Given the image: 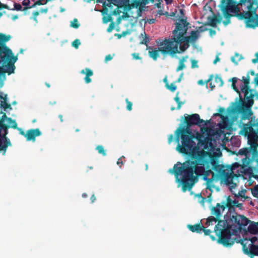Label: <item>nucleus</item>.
Masks as SVG:
<instances>
[{"mask_svg":"<svg viewBox=\"0 0 258 258\" xmlns=\"http://www.w3.org/2000/svg\"><path fill=\"white\" fill-rule=\"evenodd\" d=\"M249 74L248 73L247 74V76L246 78H245L244 77H242V81H243V83H244V85L243 86H242L241 87V88H244L245 89V88H249Z\"/></svg>","mask_w":258,"mask_h":258,"instance_id":"obj_26","label":"nucleus"},{"mask_svg":"<svg viewBox=\"0 0 258 258\" xmlns=\"http://www.w3.org/2000/svg\"><path fill=\"white\" fill-rule=\"evenodd\" d=\"M30 4V0H24L22 3V5L24 6L23 11L24 12L25 15L27 14V11L30 9L29 7Z\"/></svg>","mask_w":258,"mask_h":258,"instance_id":"obj_28","label":"nucleus"},{"mask_svg":"<svg viewBox=\"0 0 258 258\" xmlns=\"http://www.w3.org/2000/svg\"><path fill=\"white\" fill-rule=\"evenodd\" d=\"M258 4V0H251L249 5L247 6V8L248 11L247 12H252L253 10L254 9V7H253V5H255L257 6Z\"/></svg>","mask_w":258,"mask_h":258,"instance_id":"obj_27","label":"nucleus"},{"mask_svg":"<svg viewBox=\"0 0 258 258\" xmlns=\"http://www.w3.org/2000/svg\"><path fill=\"white\" fill-rule=\"evenodd\" d=\"M220 7L224 17H236L239 20L244 19L245 12H241L236 1L221 0Z\"/></svg>","mask_w":258,"mask_h":258,"instance_id":"obj_10","label":"nucleus"},{"mask_svg":"<svg viewBox=\"0 0 258 258\" xmlns=\"http://www.w3.org/2000/svg\"><path fill=\"white\" fill-rule=\"evenodd\" d=\"M183 43H184L183 44H182V45H180L179 47L180 50L179 51L178 50V51L179 52V53H180L181 52H184L189 46V44L188 42H183Z\"/></svg>","mask_w":258,"mask_h":258,"instance_id":"obj_36","label":"nucleus"},{"mask_svg":"<svg viewBox=\"0 0 258 258\" xmlns=\"http://www.w3.org/2000/svg\"><path fill=\"white\" fill-rule=\"evenodd\" d=\"M202 231H203L204 232L205 235H206V236L210 235V236L212 240H215V237L213 235H210V233H211V231L210 229H206L204 227V228H203V229H202Z\"/></svg>","mask_w":258,"mask_h":258,"instance_id":"obj_35","label":"nucleus"},{"mask_svg":"<svg viewBox=\"0 0 258 258\" xmlns=\"http://www.w3.org/2000/svg\"><path fill=\"white\" fill-rule=\"evenodd\" d=\"M1 113L3 115L0 118V152H3V155H5L8 147L11 146L10 139L7 137L8 129L10 127L16 128L17 122L15 120L7 117L2 111Z\"/></svg>","mask_w":258,"mask_h":258,"instance_id":"obj_8","label":"nucleus"},{"mask_svg":"<svg viewBox=\"0 0 258 258\" xmlns=\"http://www.w3.org/2000/svg\"><path fill=\"white\" fill-rule=\"evenodd\" d=\"M221 204L217 203L215 207L211 209V214L215 216H210L207 219L206 225L209 226L212 222L218 223L215 225L214 232L218 236V242L226 247L233 244L234 241L231 238L233 233L240 230L243 226L248 225L250 221L243 215L236 214L232 216H224V220H220L222 212L224 211Z\"/></svg>","mask_w":258,"mask_h":258,"instance_id":"obj_2","label":"nucleus"},{"mask_svg":"<svg viewBox=\"0 0 258 258\" xmlns=\"http://www.w3.org/2000/svg\"><path fill=\"white\" fill-rule=\"evenodd\" d=\"M180 21L182 24L179 22L176 23V27L173 31V36L171 38V40L173 42L174 46H176L178 49V45L182 42H195L198 38V32L196 31H192L190 35L184 37V35L186 33L187 30V25L189 24L187 22L186 19H181Z\"/></svg>","mask_w":258,"mask_h":258,"instance_id":"obj_6","label":"nucleus"},{"mask_svg":"<svg viewBox=\"0 0 258 258\" xmlns=\"http://www.w3.org/2000/svg\"><path fill=\"white\" fill-rule=\"evenodd\" d=\"M242 249L245 254L248 255L250 258H253L254 256H258V245L248 244L247 242H241Z\"/></svg>","mask_w":258,"mask_h":258,"instance_id":"obj_13","label":"nucleus"},{"mask_svg":"<svg viewBox=\"0 0 258 258\" xmlns=\"http://www.w3.org/2000/svg\"><path fill=\"white\" fill-rule=\"evenodd\" d=\"M98 3H103V11L107 14L108 10L106 6L108 7H112V5L115 4V0H97Z\"/></svg>","mask_w":258,"mask_h":258,"instance_id":"obj_18","label":"nucleus"},{"mask_svg":"<svg viewBox=\"0 0 258 258\" xmlns=\"http://www.w3.org/2000/svg\"><path fill=\"white\" fill-rule=\"evenodd\" d=\"M237 78L236 77H233L231 79L229 80V81H231L232 82L231 87L233 89V90L236 91L239 95V96H241L240 95V91H239L238 89L236 86V83L237 81Z\"/></svg>","mask_w":258,"mask_h":258,"instance_id":"obj_25","label":"nucleus"},{"mask_svg":"<svg viewBox=\"0 0 258 258\" xmlns=\"http://www.w3.org/2000/svg\"><path fill=\"white\" fill-rule=\"evenodd\" d=\"M112 18L110 15H107V16H104L103 17V22L104 23H107L108 22L111 21Z\"/></svg>","mask_w":258,"mask_h":258,"instance_id":"obj_44","label":"nucleus"},{"mask_svg":"<svg viewBox=\"0 0 258 258\" xmlns=\"http://www.w3.org/2000/svg\"><path fill=\"white\" fill-rule=\"evenodd\" d=\"M257 240V238L256 237H252L250 239L246 240L245 242H247V245H248V244H254V243Z\"/></svg>","mask_w":258,"mask_h":258,"instance_id":"obj_45","label":"nucleus"},{"mask_svg":"<svg viewBox=\"0 0 258 258\" xmlns=\"http://www.w3.org/2000/svg\"><path fill=\"white\" fill-rule=\"evenodd\" d=\"M191 67L192 69L194 68H198L199 67V66L198 65V61L195 59H192L191 61Z\"/></svg>","mask_w":258,"mask_h":258,"instance_id":"obj_47","label":"nucleus"},{"mask_svg":"<svg viewBox=\"0 0 258 258\" xmlns=\"http://www.w3.org/2000/svg\"><path fill=\"white\" fill-rule=\"evenodd\" d=\"M170 38H166L162 41L158 43V48H153L149 47L148 48L149 55L154 60H156L159 56V52H160L164 56L167 54L173 57L176 53H179L178 50H177L176 46H174Z\"/></svg>","mask_w":258,"mask_h":258,"instance_id":"obj_9","label":"nucleus"},{"mask_svg":"<svg viewBox=\"0 0 258 258\" xmlns=\"http://www.w3.org/2000/svg\"><path fill=\"white\" fill-rule=\"evenodd\" d=\"M256 12V9L253 10L252 12H245L244 20L247 27L254 28L258 27V15Z\"/></svg>","mask_w":258,"mask_h":258,"instance_id":"obj_12","label":"nucleus"},{"mask_svg":"<svg viewBox=\"0 0 258 258\" xmlns=\"http://www.w3.org/2000/svg\"><path fill=\"white\" fill-rule=\"evenodd\" d=\"M237 197H242V198H245L244 197V191L243 190H241L239 192H238L237 195H236Z\"/></svg>","mask_w":258,"mask_h":258,"instance_id":"obj_51","label":"nucleus"},{"mask_svg":"<svg viewBox=\"0 0 258 258\" xmlns=\"http://www.w3.org/2000/svg\"><path fill=\"white\" fill-rule=\"evenodd\" d=\"M173 135L172 134H171L168 136V143L170 144L173 141Z\"/></svg>","mask_w":258,"mask_h":258,"instance_id":"obj_55","label":"nucleus"},{"mask_svg":"<svg viewBox=\"0 0 258 258\" xmlns=\"http://www.w3.org/2000/svg\"><path fill=\"white\" fill-rule=\"evenodd\" d=\"M11 38L10 35H0V75L3 80L6 79V73L10 75L15 73V63L18 59L17 56L14 55L12 50L6 45Z\"/></svg>","mask_w":258,"mask_h":258,"instance_id":"obj_5","label":"nucleus"},{"mask_svg":"<svg viewBox=\"0 0 258 258\" xmlns=\"http://www.w3.org/2000/svg\"><path fill=\"white\" fill-rule=\"evenodd\" d=\"M251 192L253 197L258 198V185L251 190Z\"/></svg>","mask_w":258,"mask_h":258,"instance_id":"obj_43","label":"nucleus"},{"mask_svg":"<svg viewBox=\"0 0 258 258\" xmlns=\"http://www.w3.org/2000/svg\"><path fill=\"white\" fill-rule=\"evenodd\" d=\"M165 86L167 89H169L171 92H174L177 88V86L174 83H171L170 85L169 84H167Z\"/></svg>","mask_w":258,"mask_h":258,"instance_id":"obj_38","label":"nucleus"},{"mask_svg":"<svg viewBox=\"0 0 258 258\" xmlns=\"http://www.w3.org/2000/svg\"><path fill=\"white\" fill-rule=\"evenodd\" d=\"M132 56L135 59H141V57L139 56V53H134L132 54Z\"/></svg>","mask_w":258,"mask_h":258,"instance_id":"obj_52","label":"nucleus"},{"mask_svg":"<svg viewBox=\"0 0 258 258\" xmlns=\"http://www.w3.org/2000/svg\"><path fill=\"white\" fill-rule=\"evenodd\" d=\"M232 204L234 207H239L240 206H241V204H238V201H236V200H232Z\"/></svg>","mask_w":258,"mask_h":258,"instance_id":"obj_53","label":"nucleus"},{"mask_svg":"<svg viewBox=\"0 0 258 258\" xmlns=\"http://www.w3.org/2000/svg\"><path fill=\"white\" fill-rule=\"evenodd\" d=\"M179 92L176 93V96L174 98L175 101L177 103V109H179L181 105L184 103V102H181L179 100V97H178Z\"/></svg>","mask_w":258,"mask_h":258,"instance_id":"obj_33","label":"nucleus"},{"mask_svg":"<svg viewBox=\"0 0 258 258\" xmlns=\"http://www.w3.org/2000/svg\"><path fill=\"white\" fill-rule=\"evenodd\" d=\"M241 91L244 93V101L245 105H248L249 107H251L254 103L253 98L254 95L251 92L252 90L249 88H241Z\"/></svg>","mask_w":258,"mask_h":258,"instance_id":"obj_14","label":"nucleus"},{"mask_svg":"<svg viewBox=\"0 0 258 258\" xmlns=\"http://www.w3.org/2000/svg\"><path fill=\"white\" fill-rule=\"evenodd\" d=\"M209 25L213 27L216 26L217 23H220L222 20V17L220 16H214L213 17H209Z\"/></svg>","mask_w":258,"mask_h":258,"instance_id":"obj_19","label":"nucleus"},{"mask_svg":"<svg viewBox=\"0 0 258 258\" xmlns=\"http://www.w3.org/2000/svg\"><path fill=\"white\" fill-rule=\"evenodd\" d=\"M248 231L253 234L258 233V222H251L248 227Z\"/></svg>","mask_w":258,"mask_h":258,"instance_id":"obj_24","label":"nucleus"},{"mask_svg":"<svg viewBox=\"0 0 258 258\" xmlns=\"http://www.w3.org/2000/svg\"><path fill=\"white\" fill-rule=\"evenodd\" d=\"M254 123L250 124H243L241 132L248 138V143L249 147L244 148L239 150L238 155H244L242 164L240 165V172L246 174L252 172H258V134L257 132L252 128Z\"/></svg>","mask_w":258,"mask_h":258,"instance_id":"obj_4","label":"nucleus"},{"mask_svg":"<svg viewBox=\"0 0 258 258\" xmlns=\"http://www.w3.org/2000/svg\"><path fill=\"white\" fill-rule=\"evenodd\" d=\"M113 26H114V24H113V23H111L109 25V26L108 28H107V32H111V31H112V30L113 29Z\"/></svg>","mask_w":258,"mask_h":258,"instance_id":"obj_54","label":"nucleus"},{"mask_svg":"<svg viewBox=\"0 0 258 258\" xmlns=\"http://www.w3.org/2000/svg\"><path fill=\"white\" fill-rule=\"evenodd\" d=\"M241 55H239L238 53H235V56L231 57V61L235 64H237L238 62L241 60Z\"/></svg>","mask_w":258,"mask_h":258,"instance_id":"obj_32","label":"nucleus"},{"mask_svg":"<svg viewBox=\"0 0 258 258\" xmlns=\"http://www.w3.org/2000/svg\"><path fill=\"white\" fill-rule=\"evenodd\" d=\"M15 129L19 130L20 131V134L25 137L26 133L21 128H19L17 126V127Z\"/></svg>","mask_w":258,"mask_h":258,"instance_id":"obj_57","label":"nucleus"},{"mask_svg":"<svg viewBox=\"0 0 258 258\" xmlns=\"http://www.w3.org/2000/svg\"><path fill=\"white\" fill-rule=\"evenodd\" d=\"M0 107L4 108L6 111L7 109H12L11 105L7 103V95L5 94L4 96L0 95Z\"/></svg>","mask_w":258,"mask_h":258,"instance_id":"obj_16","label":"nucleus"},{"mask_svg":"<svg viewBox=\"0 0 258 258\" xmlns=\"http://www.w3.org/2000/svg\"><path fill=\"white\" fill-rule=\"evenodd\" d=\"M223 177L224 179V181L225 183L227 185H229L230 184H232L231 186V189L232 188H234L236 186V184L232 182V177H231L228 174L227 172L224 175H220V179Z\"/></svg>","mask_w":258,"mask_h":258,"instance_id":"obj_22","label":"nucleus"},{"mask_svg":"<svg viewBox=\"0 0 258 258\" xmlns=\"http://www.w3.org/2000/svg\"><path fill=\"white\" fill-rule=\"evenodd\" d=\"M122 158H124V157L122 156L121 157L119 158L117 161V164L119 165L120 167L123 164Z\"/></svg>","mask_w":258,"mask_h":258,"instance_id":"obj_50","label":"nucleus"},{"mask_svg":"<svg viewBox=\"0 0 258 258\" xmlns=\"http://www.w3.org/2000/svg\"><path fill=\"white\" fill-rule=\"evenodd\" d=\"M47 11H48V9L45 8V9H41L39 12L41 13H46L47 12Z\"/></svg>","mask_w":258,"mask_h":258,"instance_id":"obj_63","label":"nucleus"},{"mask_svg":"<svg viewBox=\"0 0 258 258\" xmlns=\"http://www.w3.org/2000/svg\"><path fill=\"white\" fill-rule=\"evenodd\" d=\"M191 159H197V164L206 166L207 169L212 168L218 172V175H224L226 173L223 167L219 164L218 161L210 158L207 152L199 151L198 150H191L187 154Z\"/></svg>","mask_w":258,"mask_h":258,"instance_id":"obj_7","label":"nucleus"},{"mask_svg":"<svg viewBox=\"0 0 258 258\" xmlns=\"http://www.w3.org/2000/svg\"><path fill=\"white\" fill-rule=\"evenodd\" d=\"M251 108L245 104L242 96H240L239 101L238 103H235L234 109L236 112L241 114V123L242 120L249 119L253 114Z\"/></svg>","mask_w":258,"mask_h":258,"instance_id":"obj_11","label":"nucleus"},{"mask_svg":"<svg viewBox=\"0 0 258 258\" xmlns=\"http://www.w3.org/2000/svg\"><path fill=\"white\" fill-rule=\"evenodd\" d=\"M96 197L94 195H92V196L90 198V200L91 201V203H94L96 200Z\"/></svg>","mask_w":258,"mask_h":258,"instance_id":"obj_62","label":"nucleus"},{"mask_svg":"<svg viewBox=\"0 0 258 258\" xmlns=\"http://www.w3.org/2000/svg\"><path fill=\"white\" fill-rule=\"evenodd\" d=\"M46 4H45V2H41V1L40 0H37L36 2H35V5H38V6H40V5H45Z\"/></svg>","mask_w":258,"mask_h":258,"instance_id":"obj_58","label":"nucleus"},{"mask_svg":"<svg viewBox=\"0 0 258 258\" xmlns=\"http://www.w3.org/2000/svg\"><path fill=\"white\" fill-rule=\"evenodd\" d=\"M251 0H239L238 2H237V6L239 7V6H242V5H245L246 3H249Z\"/></svg>","mask_w":258,"mask_h":258,"instance_id":"obj_46","label":"nucleus"},{"mask_svg":"<svg viewBox=\"0 0 258 258\" xmlns=\"http://www.w3.org/2000/svg\"><path fill=\"white\" fill-rule=\"evenodd\" d=\"M187 227L191 232L198 233H201L202 229L204 228V226L201 225V223L196 224L194 225L188 224Z\"/></svg>","mask_w":258,"mask_h":258,"instance_id":"obj_20","label":"nucleus"},{"mask_svg":"<svg viewBox=\"0 0 258 258\" xmlns=\"http://www.w3.org/2000/svg\"><path fill=\"white\" fill-rule=\"evenodd\" d=\"M41 135V132L39 128L30 129L26 132L25 138L27 141H32L34 142L36 137L40 136Z\"/></svg>","mask_w":258,"mask_h":258,"instance_id":"obj_15","label":"nucleus"},{"mask_svg":"<svg viewBox=\"0 0 258 258\" xmlns=\"http://www.w3.org/2000/svg\"><path fill=\"white\" fill-rule=\"evenodd\" d=\"M3 9L10 10V8L7 5L2 4L1 2H0V10H2Z\"/></svg>","mask_w":258,"mask_h":258,"instance_id":"obj_49","label":"nucleus"},{"mask_svg":"<svg viewBox=\"0 0 258 258\" xmlns=\"http://www.w3.org/2000/svg\"><path fill=\"white\" fill-rule=\"evenodd\" d=\"M254 81L255 84L258 85V74L256 75V77H255Z\"/></svg>","mask_w":258,"mask_h":258,"instance_id":"obj_64","label":"nucleus"},{"mask_svg":"<svg viewBox=\"0 0 258 258\" xmlns=\"http://www.w3.org/2000/svg\"><path fill=\"white\" fill-rule=\"evenodd\" d=\"M221 204L223 206V208H224V210L227 208H228L229 210H231L232 209L234 208L232 204V200L230 198V196H228L226 198V200L225 201L222 202Z\"/></svg>","mask_w":258,"mask_h":258,"instance_id":"obj_23","label":"nucleus"},{"mask_svg":"<svg viewBox=\"0 0 258 258\" xmlns=\"http://www.w3.org/2000/svg\"><path fill=\"white\" fill-rule=\"evenodd\" d=\"M80 24H79L78 19L76 18L74 19L73 21L71 22V27L77 29L79 27Z\"/></svg>","mask_w":258,"mask_h":258,"instance_id":"obj_34","label":"nucleus"},{"mask_svg":"<svg viewBox=\"0 0 258 258\" xmlns=\"http://www.w3.org/2000/svg\"><path fill=\"white\" fill-rule=\"evenodd\" d=\"M112 58V56L110 54H108L106 56V57L105 58V61L107 62L108 61H109V60H111Z\"/></svg>","mask_w":258,"mask_h":258,"instance_id":"obj_56","label":"nucleus"},{"mask_svg":"<svg viewBox=\"0 0 258 258\" xmlns=\"http://www.w3.org/2000/svg\"><path fill=\"white\" fill-rule=\"evenodd\" d=\"M155 21L156 20L155 19L152 18V19H150L148 20V22L150 24H152L155 22Z\"/></svg>","mask_w":258,"mask_h":258,"instance_id":"obj_60","label":"nucleus"},{"mask_svg":"<svg viewBox=\"0 0 258 258\" xmlns=\"http://www.w3.org/2000/svg\"><path fill=\"white\" fill-rule=\"evenodd\" d=\"M96 150L98 152L101 154L102 156H105L106 155V151L104 149V147L102 145H98L96 147Z\"/></svg>","mask_w":258,"mask_h":258,"instance_id":"obj_31","label":"nucleus"},{"mask_svg":"<svg viewBox=\"0 0 258 258\" xmlns=\"http://www.w3.org/2000/svg\"><path fill=\"white\" fill-rule=\"evenodd\" d=\"M160 0H158L159 1ZM143 3L144 5H147L149 3V2L153 3L154 2V0H142ZM129 3V0H115V5L118 6H123Z\"/></svg>","mask_w":258,"mask_h":258,"instance_id":"obj_21","label":"nucleus"},{"mask_svg":"<svg viewBox=\"0 0 258 258\" xmlns=\"http://www.w3.org/2000/svg\"><path fill=\"white\" fill-rule=\"evenodd\" d=\"M149 41H150V39H149V36L145 34V37L143 38V39L142 40V41L140 43L142 44H145L147 46V43Z\"/></svg>","mask_w":258,"mask_h":258,"instance_id":"obj_40","label":"nucleus"},{"mask_svg":"<svg viewBox=\"0 0 258 258\" xmlns=\"http://www.w3.org/2000/svg\"><path fill=\"white\" fill-rule=\"evenodd\" d=\"M197 159L189 158L183 163L179 162L174 165L173 169L169 170V173L174 174L175 181L182 186L183 192L190 190L197 181V177L203 175L206 181V188L212 190L215 187L214 183L220 180V175L214 173L211 168L197 164Z\"/></svg>","mask_w":258,"mask_h":258,"instance_id":"obj_1","label":"nucleus"},{"mask_svg":"<svg viewBox=\"0 0 258 258\" xmlns=\"http://www.w3.org/2000/svg\"><path fill=\"white\" fill-rule=\"evenodd\" d=\"M185 58L182 57L181 59L179 60V65L176 68V72H178L184 69L185 68V65L184 64Z\"/></svg>","mask_w":258,"mask_h":258,"instance_id":"obj_29","label":"nucleus"},{"mask_svg":"<svg viewBox=\"0 0 258 258\" xmlns=\"http://www.w3.org/2000/svg\"><path fill=\"white\" fill-rule=\"evenodd\" d=\"M179 12L177 14V17L179 18V20L180 22H181L180 21L181 19H184L183 18L184 17V10L183 9H179ZM180 24H182L181 23Z\"/></svg>","mask_w":258,"mask_h":258,"instance_id":"obj_39","label":"nucleus"},{"mask_svg":"<svg viewBox=\"0 0 258 258\" xmlns=\"http://www.w3.org/2000/svg\"><path fill=\"white\" fill-rule=\"evenodd\" d=\"M23 8L21 4L18 3H14V8L10 9V10L15 11L16 10L17 11H23Z\"/></svg>","mask_w":258,"mask_h":258,"instance_id":"obj_37","label":"nucleus"},{"mask_svg":"<svg viewBox=\"0 0 258 258\" xmlns=\"http://www.w3.org/2000/svg\"><path fill=\"white\" fill-rule=\"evenodd\" d=\"M125 102L126 103V109L128 111L132 110L133 103L131 101H129L127 98L125 99Z\"/></svg>","mask_w":258,"mask_h":258,"instance_id":"obj_41","label":"nucleus"},{"mask_svg":"<svg viewBox=\"0 0 258 258\" xmlns=\"http://www.w3.org/2000/svg\"><path fill=\"white\" fill-rule=\"evenodd\" d=\"M215 82L217 84V86L219 87H221L223 86L224 82L222 78L218 75L215 77Z\"/></svg>","mask_w":258,"mask_h":258,"instance_id":"obj_30","label":"nucleus"},{"mask_svg":"<svg viewBox=\"0 0 258 258\" xmlns=\"http://www.w3.org/2000/svg\"><path fill=\"white\" fill-rule=\"evenodd\" d=\"M81 44V42L79 39H76L72 42V46L75 48H78L79 45Z\"/></svg>","mask_w":258,"mask_h":258,"instance_id":"obj_42","label":"nucleus"},{"mask_svg":"<svg viewBox=\"0 0 258 258\" xmlns=\"http://www.w3.org/2000/svg\"><path fill=\"white\" fill-rule=\"evenodd\" d=\"M213 75H211L210 77H209V78L205 81L204 82H205V84L207 85V84L210 82V81H212V80L213 79Z\"/></svg>","mask_w":258,"mask_h":258,"instance_id":"obj_59","label":"nucleus"},{"mask_svg":"<svg viewBox=\"0 0 258 258\" xmlns=\"http://www.w3.org/2000/svg\"><path fill=\"white\" fill-rule=\"evenodd\" d=\"M81 73L86 75L84 78L86 83L89 84L91 82L92 80L90 77L93 75V72L90 69L86 68L84 70H82L81 71Z\"/></svg>","mask_w":258,"mask_h":258,"instance_id":"obj_17","label":"nucleus"},{"mask_svg":"<svg viewBox=\"0 0 258 258\" xmlns=\"http://www.w3.org/2000/svg\"><path fill=\"white\" fill-rule=\"evenodd\" d=\"M205 121L200 118L197 113L188 115L184 114L183 126L180 125L175 131V141L177 143L176 150L180 153L187 154L191 150H199L197 144L204 145L205 140L200 136H196L190 129L194 125H201Z\"/></svg>","mask_w":258,"mask_h":258,"instance_id":"obj_3","label":"nucleus"},{"mask_svg":"<svg viewBox=\"0 0 258 258\" xmlns=\"http://www.w3.org/2000/svg\"><path fill=\"white\" fill-rule=\"evenodd\" d=\"M232 17H224L225 19H226V20L225 21H224L223 22V24L225 25V26H227L228 24H229L230 23V18H231Z\"/></svg>","mask_w":258,"mask_h":258,"instance_id":"obj_48","label":"nucleus"},{"mask_svg":"<svg viewBox=\"0 0 258 258\" xmlns=\"http://www.w3.org/2000/svg\"><path fill=\"white\" fill-rule=\"evenodd\" d=\"M183 75V73H182L181 74V75H180L179 77L178 78V79L175 81V82L176 83H179V82H180Z\"/></svg>","mask_w":258,"mask_h":258,"instance_id":"obj_61","label":"nucleus"}]
</instances>
